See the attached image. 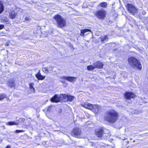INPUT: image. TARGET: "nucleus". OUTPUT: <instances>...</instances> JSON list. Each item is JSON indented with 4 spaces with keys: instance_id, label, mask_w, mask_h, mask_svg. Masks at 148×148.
Segmentation results:
<instances>
[{
    "instance_id": "b1692460",
    "label": "nucleus",
    "mask_w": 148,
    "mask_h": 148,
    "mask_svg": "<svg viewBox=\"0 0 148 148\" xmlns=\"http://www.w3.org/2000/svg\"><path fill=\"white\" fill-rule=\"evenodd\" d=\"M95 69L94 66L93 65L88 66L87 67V69L88 70H91Z\"/></svg>"
},
{
    "instance_id": "5701e85b",
    "label": "nucleus",
    "mask_w": 148,
    "mask_h": 148,
    "mask_svg": "<svg viewBox=\"0 0 148 148\" xmlns=\"http://www.w3.org/2000/svg\"><path fill=\"white\" fill-rule=\"evenodd\" d=\"M100 6L103 8H106L107 6V4L106 2H101L100 4Z\"/></svg>"
},
{
    "instance_id": "423d86ee",
    "label": "nucleus",
    "mask_w": 148,
    "mask_h": 148,
    "mask_svg": "<svg viewBox=\"0 0 148 148\" xmlns=\"http://www.w3.org/2000/svg\"><path fill=\"white\" fill-rule=\"evenodd\" d=\"M61 79L66 80L71 83H74L76 80L77 77L71 76H62L61 77Z\"/></svg>"
},
{
    "instance_id": "1a4fd4ad",
    "label": "nucleus",
    "mask_w": 148,
    "mask_h": 148,
    "mask_svg": "<svg viewBox=\"0 0 148 148\" xmlns=\"http://www.w3.org/2000/svg\"><path fill=\"white\" fill-rule=\"evenodd\" d=\"M81 134V130L79 128H75L73 129L72 134L75 137H77Z\"/></svg>"
},
{
    "instance_id": "f257e3e1",
    "label": "nucleus",
    "mask_w": 148,
    "mask_h": 148,
    "mask_svg": "<svg viewBox=\"0 0 148 148\" xmlns=\"http://www.w3.org/2000/svg\"><path fill=\"white\" fill-rule=\"evenodd\" d=\"M119 117L118 113L113 110H109L106 112L105 120L110 123H114Z\"/></svg>"
},
{
    "instance_id": "39448f33",
    "label": "nucleus",
    "mask_w": 148,
    "mask_h": 148,
    "mask_svg": "<svg viewBox=\"0 0 148 148\" xmlns=\"http://www.w3.org/2000/svg\"><path fill=\"white\" fill-rule=\"evenodd\" d=\"M126 6L128 10L131 13L134 14L137 12V9L131 3H128Z\"/></svg>"
},
{
    "instance_id": "6ab92c4d",
    "label": "nucleus",
    "mask_w": 148,
    "mask_h": 148,
    "mask_svg": "<svg viewBox=\"0 0 148 148\" xmlns=\"http://www.w3.org/2000/svg\"><path fill=\"white\" fill-rule=\"evenodd\" d=\"M42 70L46 73H47L49 72V71H52V70L50 69V68L48 67L43 68Z\"/></svg>"
},
{
    "instance_id": "7c9ffc66",
    "label": "nucleus",
    "mask_w": 148,
    "mask_h": 148,
    "mask_svg": "<svg viewBox=\"0 0 148 148\" xmlns=\"http://www.w3.org/2000/svg\"><path fill=\"white\" fill-rule=\"evenodd\" d=\"M51 109V107L49 106L47 109V110L48 111H50Z\"/></svg>"
},
{
    "instance_id": "7ed1b4c3",
    "label": "nucleus",
    "mask_w": 148,
    "mask_h": 148,
    "mask_svg": "<svg viewBox=\"0 0 148 148\" xmlns=\"http://www.w3.org/2000/svg\"><path fill=\"white\" fill-rule=\"evenodd\" d=\"M53 18L55 20L58 27L62 28L66 26V21L60 15L57 14Z\"/></svg>"
},
{
    "instance_id": "393cba45",
    "label": "nucleus",
    "mask_w": 148,
    "mask_h": 148,
    "mask_svg": "<svg viewBox=\"0 0 148 148\" xmlns=\"http://www.w3.org/2000/svg\"><path fill=\"white\" fill-rule=\"evenodd\" d=\"M6 97V95L4 94L0 95V101L2 100Z\"/></svg>"
},
{
    "instance_id": "f8f14e48",
    "label": "nucleus",
    "mask_w": 148,
    "mask_h": 148,
    "mask_svg": "<svg viewBox=\"0 0 148 148\" xmlns=\"http://www.w3.org/2000/svg\"><path fill=\"white\" fill-rule=\"evenodd\" d=\"M103 130L102 129H97L95 130V134L98 137L101 138L103 134Z\"/></svg>"
},
{
    "instance_id": "aec40b11",
    "label": "nucleus",
    "mask_w": 148,
    "mask_h": 148,
    "mask_svg": "<svg viewBox=\"0 0 148 148\" xmlns=\"http://www.w3.org/2000/svg\"><path fill=\"white\" fill-rule=\"evenodd\" d=\"M3 10L4 6L3 3L2 1H0V14L1 13Z\"/></svg>"
},
{
    "instance_id": "dca6fc26",
    "label": "nucleus",
    "mask_w": 148,
    "mask_h": 148,
    "mask_svg": "<svg viewBox=\"0 0 148 148\" xmlns=\"http://www.w3.org/2000/svg\"><path fill=\"white\" fill-rule=\"evenodd\" d=\"M8 85L11 88L14 87L15 84L14 80H11L9 81L8 82Z\"/></svg>"
},
{
    "instance_id": "9b49d317",
    "label": "nucleus",
    "mask_w": 148,
    "mask_h": 148,
    "mask_svg": "<svg viewBox=\"0 0 148 148\" xmlns=\"http://www.w3.org/2000/svg\"><path fill=\"white\" fill-rule=\"evenodd\" d=\"M61 97H62L63 99H67L69 101H72L74 98L73 96L68 95L66 94H61Z\"/></svg>"
},
{
    "instance_id": "2eb2a0df",
    "label": "nucleus",
    "mask_w": 148,
    "mask_h": 148,
    "mask_svg": "<svg viewBox=\"0 0 148 148\" xmlns=\"http://www.w3.org/2000/svg\"><path fill=\"white\" fill-rule=\"evenodd\" d=\"M17 13L14 11H12L9 14V16L10 18L12 19H14L17 15Z\"/></svg>"
},
{
    "instance_id": "c756f323",
    "label": "nucleus",
    "mask_w": 148,
    "mask_h": 148,
    "mask_svg": "<svg viewBox=\"0 0 148 148\" xmlns=\"http://www.w3.org/2000/svg\"><path fill=\"white\" fill-rule=\"evenodd\" d=\"M142 13L143 15H145L146 14V12L145 11H143Z\"/></svg>"
},
{
    "instance_id": "c85d7f7f",
    "label": "nucleus",
    "mask_w": 148,
    "mask_h": 148,
    "mask_svg": "<svg viewBox=\"0 0 148 148\" xmlns=\"http://www.w3.org/2000/svg\"><path fill=\"white\" fill-rule=\"evenodd\" d=\"M5 46H8L9 45V43L8 42H6V43L5 44Z\"/></svg>"
},
{
    "instance_id": "4468645a",
    "label": "nucleus",
    "mask_w": 148,
    "mask_h": 148,
    "mask_svg": "<svg viewBox=\"0 0 148 148\" xmlns=\"http://www.w3.org/2000/svg\"><path fill=\"white\" fill-rule=\"evenodd\" d=\"M40 70H39L38 73L35 75L36 77L39 80H42L45 79V76L42 75L40 73Z\"/></svg>"
},
{
    "instance_id": "bb28decb",
    "label": "nucleus",
    "mask_w": 148,
    "mask_h": 148,
    "mask_svg": "<svg viewBox=\"0 0 148 148\" xmlns=\"http://www.w3.org/2000/svg\"><path fill=\"white\" fill-rule=\"evenodd\" d=\"M4 26L3 25H0V29H2L4 27Z\"/></svg>"
},
{
    "instance_id": "412c9836",
    "label": "nucleus",
    "mask_w": 148,
    "mask_h": 148,
    "mask_svg": "<svg viewBox=\"0 0 148 148\" xmlns=\"http://www.w3.org/2000/svg\"><path fill=\"white\" fill-rule=\"evenodd\" d=\"M34 83H31L29 84V88L31 91V92H34V89L33 87Z\"/></svg>"
},
{
    "instance_id": "cd10ccee",
    "label": "nucleus",
    "mask_w": 148,
    "mask_h": 148,
    "mask_svg": "<svg viewBox=\"0 0 148 148\" xmlns=\"http://www.w3.org/2000/svg\"><path fill=\"white\" fill-rule=\"evenodd\" d=\"M25 19L26 21H29L30 20V18H28V17H26L25 18Z\"/></svg>"
},
{
    "instance_id": "f3484780",
    "label": "nucleus",
    "mask_w": 148,
    "mask_h": 148,
    "mask_svg": "<svg viewBox=\"0 0 148 148\" xmlns=\"http://www.w3.org/2000/svg\"><path fill=\"white\" fill-rule=\"evenodd\" d=\"M109 38L108 36L107 35H104L101 36L100 37V38L101 40V42L104 43V41H107L108 40Z\"/></svg>"
},
{
    "instance_id": "473e14b6",
    "label": "nucleus",
    "mask_w": 148,
    "mask_h": 148,
    "mask_svg": "<svg viewBox=\"0 0 148 148\" xmlns=\"http://www.w3.org/2000/svg\"><path fill=\"white\" fill-rule=\"evenodd\" d=\"M62 83H64V81H62Z\"/></svg>"
},
{
    "instance_id": "6e6552de",
    "label": "nucleus",
    "mask_w": 148,
    "mask_h": 148,
    "mask_svg": "<svg viewBox=\"0 0 148 148\" xmlns=\"http://www.w3.org/2000/svg\"><path fill=\"white\" fill-rule=\"evenodd\" d=\"M82 106L85 108L90 110H92L94 108H98L97 109H98V110L100 108V106H98L97 105H94L93 106L92 104L88 103H85L84 105H83Z\"/></svg>"
},
{
    "instance_id": "2f4dec72",
    "label": "nucleus",
    "mask_w": 148,
    "mask_h": 148,
    "mask_svg": "<svg viewBox=\"0 0 148 148\" xmlns=\"http://www.w3.org/2000/svg\"><path fill=\"white\" fill-rule=\"evenodd\" d=\"M6 148H11V147L10 146L8 145L6 147Z\"/></svg>"
},
{
    "instance_id": "0eeeda50",
    "label": "nucleus",
    "mask_w": 148,
    "mask_h": 148,
    "mask_svg": "<svg viewBox=\"0 0 148 148\" xmlns=\"http://www.w3.org/2000/svg\"><path fill=\"white\" fill-rule=\"evenodd\" d=\"M63 99V98L61 97V94L60 95L56 94L51 99V100L53 102H58Z\"/></svg>"
},
{
    "instance_id": "a211bd4d",
    "label": "nucleus",
    "mask_w": 148,
    "mask_h": 148,
    "mask_svg": "<svg viewBox=\"0 0 148 148\" xmlns=\"http://www.w3.org/2000/svg\"><path fill=\"white\" fill-rule=\"evenodd\" d=\"M88 32H91L90 30L89 29H85L81 30L80 35L82 36H84V33Z\"/></svg>"
},
{
    "instance_id": "f03ea898",
    "label": "nucleus",
    "mask_w": 148,
    "mask_h": 148,
    "mask_svg": "<svg viewBox=\"0 0 148 148\" xmlns=\"http://www.w3.org/2000/svg\"><path fill=\"white\" fill-rule=\"evenodd\" d=\"M129 64L134 69L139 70L142 69V65L140 60L134 57H130L128 59Z\"/></svg>"
},
{
    "instance_id": "20e7f679",
    "label": "nucleus",
    "mask_w": 148,
    "mask_h": 148,
    "mask_svg": "<svg viewBox=\"0 0 148 148\" xmlns=\"http://www.w3.org/2000/svg\"><path fill=\"white\" fill-rule=\"evenodd\" d=\"M106 12L103 9H101L96 11L95 15L99 19H103L106 16Z\"/></svg>"
},
{
    "instance_id": "72a5a7b5",
    "label": "nucleus",
    "mask_w": 148,
    "mask_h": 148,
    "mask_svg": "<svg viewBox=\"0 0 148 148\" xmlns=\"http://www.w3.org/2000/svg\"><path fill=\"white\" fill-rule=\"evenodd\" d=\"M23 121H24L25 119H23Z\"/></svg>"
},
{
    "instance_id": "a878e982",
    "label": "nucleus",
    "mask_w": 148,
    "mask_h": 148,
    "mask_svg": "<svg viewBox=\"0 0 148 148\" xmlns=\"http://www.w3.org/2000/svg\"><path fill=\"white\" fill-rule=\"evenodd\" d=\"M23 131L22 130H16V133H19L20 132H23Z\"/></svg>"
},
{
    "instance_id": "9d476101",
    "label": "nucleus",
    "mask_w": 148,
    "mask_h": 148,
    "mask_svg": "<svg viewBox=\"0 0 148 148\" xmlns=\"http://www.w3.org/2000/svg\"><path fill=\"white\" fill-rule=\"evenodd\" d=\"M135 95L133 93L126 92L125 94V98L127 99H130L134 97Z\"/></svg>"
},
{
    "instance_id": "4be33fe9",
    "label": "nucleus",
    "mask_w": 148,
    "mask_h": 148,
    "mask_svg": "<svg viewBox=\"0 0 148 148\" xmlns=\"http://www.w3.org/2000/svg\"><path fill=\"white\" fill-rule=\"evenodd\" d=\"M7 125H17L18 124V123H16L14 121H10L7 123L6 124Z\"/></svg>"
},
{
    "instance_id": "ddd939ff",
    "label": "nucleus",
    "mask_w": 148,
    "mask_h": 148,
    "mask_svg": "<svg viewBox=\"0 0 148 148\" xmlns=\"http://www.w3.org/2000/svg\"><path fill=\"white\" fill-rule=\"evenodd\" d=\"M93 65L94 66L95 68L98 69L102 68L103 65V64L99 61H97L94 63Z\"/></svg>"
}]
</instances>
